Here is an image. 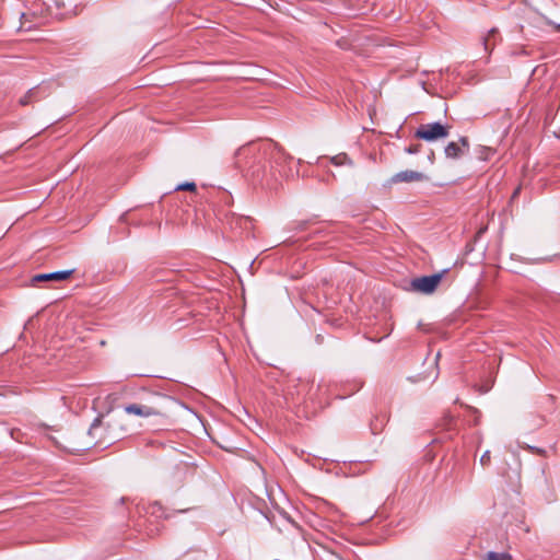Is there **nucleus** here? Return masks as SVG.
Instances as JSON below:
<instances>
[{
    "instance_id": "nucleus-1",
    "label": "nucleus",
    "mask_w": 560,
    "mask_h": 560,
    "mask_svg": "<svg viewBox=\"0 0 560 560\" xmlns=\"http://www.w3.org/2000/svg\"><path fill=\"white\" fill-rule=\"evenodd\" d=\"M291 161L292 156L270 139L247 142V178L255 187L277 188L280 178L290 176L285 165Z\"/></svg>"
},
{
    "instance_id": "nucleus-2",
    "label": "nucleus",
    "mask_w": 560,
    "mask_h": 560,
    "mask_svg": "<svg viewBox=\"0 0 560 560\" xmlns=\"http://www.w3.org/2000/svg\"><path fill=\"white\" fill-rule=\"evenodd\" d=\"M121 420L115 416H98L92 422L89 434L95 439V444L108 446L121 440L127 430L121 425Z\"/></svg>"
},
{
    "instance_id": "nucleus-3",
    "label": "nucleus",
    "mask_w": 560,
    "mask_h": 560,
    "mask_svg": "<svg viewBox=\"0 0 560 560\" xmlns=\"http://www.w3.org/2000/svg\"><path fill=\"white\" fill-rule=\"evenodd\" d=\"M166 400V397L160 394H152L149 399L140 402L128 404L124 410L128 415H135L142 418L152 416H162L161 402Z\"/></svg>"
},
{
    "instance_id": "nucleus-4",
    "label": "nucleus",
    "mask_w": 560,
    "mask_h": 560,
    "mask_svg": "<svg viewBox=\"0 0 560 560\" xmlns=\"http://www.w3.org/2000/svg\"><path fill=\"white\" fill-rule=\"evenodd\" d=\"M450 129V125H442L440 122L423 124L416 130L415 137L428 142H433L447 138Z\"/></svg>"
},
{
    "instance_id": "nucleus-5",
    "label": "nucleus",
    "mask_w": 560,
    "mask_h": 560,
    "mask_svg": "<svg viewBox=\"0 0 560 560\" xmlns=\"http://www.w3.org/2000/svg\"><path fill=\"white\" fill-rule=\"evenodd\" d=\"M445 272H446V270H444L443 272H440V273H434L431 276H423L420 278H416L411 281V288L413 291H417V292H421V293H425V294L433 293L435 291V289L438 288V285L440 284L442 278H443V275Z\"/></svg>"
},
{
    "instance_id": "nucleus-6",
    "label": "nucleus",
    "mask_w": 560,
    "mask_h": 560,
    "mask_svg": "<svg viewBox=\"0 0 560 560\" xmlns=\"http://www.w3.org/2000/svg\"><path fill=\"white\" fill-rule=\"evenodd\" d=\"M469 140L467 137H460L458 141H451L444 148V153L447 159H459L469 151Z\"/></svg>"
},
{
    "instance_id": "nucleus-7",
    "label": "nucleus",
    "mask_w": 560,
    "mask_h": 560,
    "mask_svg": "<svg viewBox=\"0 0 560 560\" xmlns=\"http://www.w3.org/2000/svg\"><path fill=\"white\" fill-rule=\"evenodd\" d=\"M48 2H31V7L28 8V12H23L21 18L27 22L30 18H34L38 21V23L47 22L50 18L47 12Z\"/></svg>"
},
{
    "instance_id": "nucleus-8",
    "label": "nucleus",
    "mask_w": 560,
    "mask_h": 560,
    "mask_svg": "<svg viewBox=\"0 0 560 560\" xmlns=\"http://www.w3.org/2000/svg\"><path fill=\"white\" fill-rule=\"evenodd\" d=\"M74 272L73 269L70 270H61V271H54L49 273H38L32 277L31 282L33 285H36L39 282H47V281H63L68 279L72 273Z\"/></svg>"
},
{
    "instance_id": "nucleus-9",
    "label": "nucleus",
    "mask_w": 560,
    "mask_h": 560,
    "mask_svg": "<svg viewBox=\"0 0 560 560\" xmlns=\"http://www.w3.org/2000/svg\"><path fill=\"white\" fill-rule=\"evenodd\" d=\"M427 178V176L417 171L406 170L401 171L397 174H395L390 178L392 184H398V183H413V182H422Z\"/></svg>"
},
{
    "instance_id": "nucleus-10",
    "label": "nucleus",
    "mask_w": 560,
    "mask_h": 560,
    "mask_svg": "<svg viewBox=\"0 0 560 560\" xmlns=\"http://www.w3.org/2000/svg\"><path fill=\"white\" fill-rule=\"evenodd\" d=\"M247 471H250V474L253 475L254 479L256 480L257 487L265 488V470L256 459L247 457Z\"/></svg>"
},
{
    "instance_id": "nucleus-11",
    "label": "nucleus",
    "mask_w": 560,
    "mask_h": 560,
    "mask_svg": "<svg viewBox=\"0 0 560 560\" xmlns=\"http://www.w3.org/2000/svg\"><path fill=\"white\" fill-rule=\"evenodd\" d=\"M388 420H389L388 411H384V412L380 411L378 413H376L370 422V428H371L372 433L373 434L381 433L384 430Z\"/></svg>"
},
{
    "instance_id": "nucleus-12",
    "label": "nucleus",
    "mask_w": 560,
    "mask_h": 560,
    "mask_svg": "<svg viewBox=\"0 0 560 560\" xmlns=\"http://www.w3.org/2000/svg\"><path fill=\"white\" fill-rule=\"evenodd\" d=\"M66 2H48L47 12L50 19L61 20L69 15L70 12L63 11Z\"/></svg>"
},
{
    "instance_id": "nucleus-13",
    "label": "nucleus",
    "mask_w": 560,
    "mask_h": 560,
    "mask_svg": "<svg viewBox=\"0 0 560 560\" xmlns=\"http://www.w3.org/2000/svg\"><path fill=\"white\" fill-rule=\"evenodd\" d=\"M539 409L542 413L552 415L557 411L556 399L552 395L545 396L539 402Z\"/></svg>"
},
{
    "instance_id": "nucleus-14",
    "label": "nucleus",
    "mask_w": 560,
    "mask_h": 560,
    "mask_svg": "<svg viewBox=\"0 0 560 560\" xmlns=\"http://www.w3.org/2000/svg\"><path fill=\"white\" fill-rule=\"evenodd\" d=\"M499 36V32L497 28H491L488 32V35L483 37V47L486 51L491 50L495 46L497 37Z\"/></svg>"
},
{
    "instance_id": "nucleus-15",
    "label": "nucleus",
    "mask_w": 560,
    "mask_h": 560,
    "mask_svg": "<svg viewBox=\"0 0 560 560\" xmlns=\"http://www.w3.org/2000/svg\"><path fill=\"white\" fill-rule=\"evenodd\" d=\"M547 423L546 415L545 413H537L532 415L529 419V427L534 429L541 428Z\"/></svg>"
},
{
    "instance_id": "nucleus-16",
    "label": "nucleus",
    "mask_w": 560,
    "mask_h": 560,
    "mask_svg": "<svg viewBox=\"0 0 560 560\" xmlns=\"http://www.w3.org/2000/svg\"><path fill=\"white\" fill-rule=\"evenodd\" d=\"M330 163L336 166H340V165H345V164H349V165L352 164L351 160L349 159V156L346 153H339L335 156H331Z\"/></svg>"
},
{
    "instance_id": "nucleus-17",
    "label": "nucleus",
    "mask_w": 560,
    "mask_h": 560,
    "mask_svg": "<svg viewBox=\"0 0 560 560\" xmlns=\"http://www.w3.org/2000/svg\"><path fill=\"white\" fill-rule=\"evenodd\" d=\"M486 560H512V556L506 552H494L490 551L487 555Z\"/></svg>"
},
{
    "instance_id": "nucleus-18",
    "label": "nucleus",
    "mask_w": 560,
    "mask_h": 560,
    "mask_svg": "<svg viewBox=\"0 0 560 560\" xmlns=\"http://www.w3.org/2000/svg\"><path fill=\"white\" fill-rule=\"evenodd\" d=\"M149 512L156 517H162L164 514L163 506L159 502L149 505Z\"/></svg>"
},
{
    "instance_id": "nucleus-19",
    "label": "nucleus",
    "mask_w": 560,
    "mask_h": 560,
    "mask_svg": "<svg viewBox=\"0 0 560 560\" xmlns=\"http://www.w3.org/2000/svg\"><path fill=\"white\" fill-rule=\"evenodd\" d=\"M262 72L261 69L255 67L253 70L247 69V81H260L262 80L260 77V73Z\"/></svg>"
},
{
    "instance_id": "nucleus-20",
    "label": "nucleus",
    "mask_w": 560,
    "mask_h": 560,
    "mask_svg": "<svg viewBox=\"0 0 560 560\" xmlns=\"http://www.w3.org/2000/svg\"><path fill=\"white\" fill-rule=\"evenodd\" d=\"M197 189V186L195 183H189V182H186V183H183V184H179L177 187H176V190H188V191H196Z\"/></svg>"
},
{
    "instance_id": "nucleus-21",
    "label": "nucleus",
    "mask_w": 560,
    "mask_h": 560,
    "mask_svg": "<svg viewBox=\"0 0 560 560\" xmlns=\"http://www.w3.org/2000/svg\"><path fill=\"white\" fill-rule=\"evenodd\" d=\"M35 94V90L34 89H31L24 96H22L19 101V103L22 105V106H25L27 104L31 103V100L33 97V95Z\"/></svg>"
},
{
    "instance_id": "nucleus-22",
    "label": "nucleus",
    "mask_w": 560,
    "mask_h": 560,
    "mask_svg": "<svg viewBox=\"0 0 560 560\" xmlns=\"http://www.w3.org/2000/svg\"><path fill=\"white\" fill-rule=\"evenodd\" d=\"M490 462H491V457H490V451H486L481 457H480V464L486 467L488 465H490Z\"/></svg>"
},
{
    "instance_id": "nucleus-23",
    "label": "nucleus",
    "mask_w": 560,
    "mask_h": 560,
    "mask_svg": "<svg viewBox=\"0 0 560 560\" xmlns=\"http://www.w3.org/2000/svg\"><path fill=\"white\" fill-rule=\"evenodd\" d=\"M421 151V144H411L408 148H406V152L409 154H417Z\"/></svg>"
},
{
    "instance_id": "nucleus-24",
    "label": "nucleus",
    "mask_w": 560,
    "mask_h": 560,
    "mask_svg": "<svg viewBox=\"0 0 560 560\" xmlns=\"http://www.w3.org/2000/svg\"><path fill=\"white\" fill-rule=\"evenodd\" d=\"M529 450L538 455H545L546 454V451L542 450V448H538V447H534V446H529Z\"/></svg>"
},
{
    "instance_id": "nucleus-25",
    "label": "nucleus",
    "mask_w": 560,
    "mask_h": 560,
    "mask_svg": "<svg viewBox=\"0 0 560 560\" xmlns=\"http://www.w3.org/2000/svg\"><path fill=\"white\" fill-rule=\"evenodd\" d=\"M518 192H520V187H517V188L514 190V192H513V195H512V198H515V197L518 195Z\"/></svg>"
},
{
    "instance_id": "nucleus-26",
    "label": "nucleus",
    "mask_w": 560,
    "mask_h": 560,
    "mask_svg": "<svg viewBox=\"0 0 560 560\" xmlns=\"http://www.w3.org/2000/svg\"><path fill=\"white\" fill-rule=\"evenodd\" d=\"M241 296H242L243 299L245 298V291H244V289H242Z\"/></svg>"
},
{
    "instance_id": "nucleus-27",
    "label": "nucleus",
    "mask_w": 560,
    "mask_h": 560,
    "mask_svg": "<svg viewBox=\"0 0 560 560\" xmlns=\"http://www.w3.org/2000/svg\"><path fill=\"white\" fill-rule=\"evenodd\" d=\"M246 220H247V224H248L249 222H252V219H250L249 217H246Z\"/></svg>"
},
{
    "instance_id": "nucleus-28",
    "label": "nucleus",
    "mask_w": 560,
    "mask_h": 560,
    "mask_svg": "<svg viewBox=\"0 0 560 560\" xmlns=\"http://www.w3.org/2000/svg\"><path fill=\"white\" fill-rule=\"evenodd\" d=\"M250 90H253V88H252V86H247V88H246V91H247V92H248V91H250Z\"/></svg>"
},
{
    "instance_id": "nucleus-29",
    "label": "nucleus",
    "mask_w": 560,
    "mask_h": 560,
    "mask_svg": "<svg viewBox=\"0 0 560 560\" xmlns=\"http://www.w3.org/2000/svg\"><path fill=\"white\" fill-rule=\"evenodd\" d=\"M254 267V261L250 264L249 269L252 270Z\"/></svg>"
}]
</instances>
